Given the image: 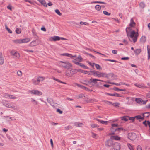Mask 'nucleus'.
I'll return each mask as SVG.
<instances>
[{
	"instance_id": "nucleus-1",
	"label": "nucleus",
	"mask_w": 150,
	"mask_h": 150,
	"mask_svg": "<svg viewBox=\"0 0 150 150\" xmlns=\"http://www.w3.org/2000/svg\"><path fill=\"white\" fill-rule=\"evenodd\" d=\"M126 30L127 36L130 41L132 42V40L134 43L136 42L139 35L138 32L132 30L130 27H127Z\"/></svg>"
},
{
	"instance_id": "nucleus-2",
	"label": "nucleus",
	"mask_w": 150,
	"mask_h": 150,
	"mask_svg": "<svg viewBox=\"0 0 150 150\" xmlns=\"http://www.w3.org/2000/svg\"><path fill=\"white\" fill-rule=\"evenodd\" d=\"M59 66L61 68L67 69L72 67V64L67 61H60L59 63Z\"/></svg>"
},
{
	"instance_id": "nucleus-3",
	"label": "nucleus",
	"mask_w": 150,
	"mask_h": 150,
	"mask_svg": "<svg viewBox=\"0 0 150 150\" xmlns=\"http://www.w3.org/2000/svg\"><path fill=\"white\" fill-rule=\"evenodd\" d=\"M77 73L76 69L69 68L65 72L66 75L68 76H71Z\"/></svg>"
},
{
	"instance_id": "nucleus-4",
	"label": "nucleus",
	"mask_w": 150,
	"mask_h": 150,
	"mask_svg": "<svg viewBox=\"0 0 150 150\" xmlns=\"http://www.w3.org/2000/svg\"><path fill=\"white\" fill-rule=\"evenodd\" d=\"M2 103L6 107L12 108L15 110H17L16 106L13 105V103H9L6 100H3Z\"/></svg>"
},
{
	"instance_id": "nucleus-5",
	"label": "nucleus",
	"mask_w": 150,
	"mask_h": 150,
	"mask_svg": "<svg viewBox=\"0 0 150 150\" xmlns=\"http://www.w3.org/2000/svg\"><path fill=\"white\" fill-rule=\"evenodd\" d=\"M127 137L130 140H134L136 139L137 135L134 133H130L128 134Z\"/></svg>"
},
{
	"instance_id": "nucleus-6",
	"label": "nucleus",
	"mask_w": 150,
	"mask_h": 150,
	"mask_svg": "<svg viewBox=\"0 0 150 150\" xmlns=\"http://www.w3.org/2000/svg\"><path fill=\"white\" fill-rule=\"evenodd\" d=\"M135 101L138 103L140 104H146L148 100H143L140 98H136L135 99Z\"/></svg>"
},
{
	"instance_id": "nucleus-7",
	"label": "nucleus",
	"mask_w": 150,
	"mask_h": 150,
	"mask_svg": "<svg viewBox=\"0 0 150 150\" xmlns=\"http://www.w3.org/2000/svg\"><path fill=\"white\" fill-rule=\"evenodd\" d=\"M11 54L14 57L17 59H19L20 57V54L18 52H15L14 50L11 51L10 52Z\"/></svg>"
},
{
	"instance_id": "nucleus-8",
	"label": "nucleus",
	"mask_w": 150,
	"mask_h": 150,
	"mask_svg": "<svg viewBox=\"0 0 150 150\" xmlns=\"http://www.w3.org/2000/svg\"><path fill=\"white\" fill-rule=\"evenodd\" d=\"M29 92L31 94L39 96L41 95L42 94V93L38 90H33Z\"/></svg>"
},
{
	"instance_id": "nucleus-9",
	"label": "nucleus",
	"mask_w": 150,
	"mask_h": 150,
	"mask_svg": "<svg viewBox=\"0 0 150 150\" xmlns=\"http://www.w3.org/2000/svg\"><path fill=\"white\" fill-rule=\"evenodd\" d=\"M60 37L58 36H54L53 37H50L49 38V40L50 41H56L59 40Z\"/></svg>"
},
{
	"instance_id": "nucleus-10",
	"label": "nucleus",
	"mask_w": 150,
	"mask_h": 150,
	"mask_svg": "<svg viewBox=\"0 0 150 150\" xmlns=\"http://www.w3.org/2000/svg\"><path fill=\"white\" fill-rule=\"evenodd\" d=\"M113 148L114 150H120V144L118 143H115Z\"/></svg>"
},
{
	"instance_id": "nucleus-11",
	"label": "nucleus",
	"mask_w": 150,
	"mask_h": 150,
	"mask_svg": "<svg viewBox=\"0 0 150 150\" xmlns=\"http://www.w3.org/2000/svg\"><path fill=\"white\" fill-rule=\"evenodd\" d=\"M112 131H115V132H120L121 131H123V130L125 131V130H124L123 128L122 127H119V128H112Z\"/></svg>"
},
{
	"instance_id": "nucleus-12",
	"label": "nucleus",
	"mask_w": 150,
	"mask_h": 150,
	"mask_svg": "<svg viewBox=\"0 0 150 150\" xmlns=\"http://www.w3.org/2000/svg\"><path fill=\"white\" fill-rule=\"evenodd\" d=\"M106 75V73L104 72H98L97 76L98 77H105V75Z\"/></svg>"
},
{
	"instance_id": "nucleus-13",
	"label": "nucleus",
	"mask_w": 150,
	"mask_h": 150,
	"mask_svg": "<svg viewBox=\"0 0 150 150\" xmlns=\"http://www.w3.org/2000/svg\"><path fill=\"white\" fill-rule=\"evenodd\" d=\"M61 55L63 56H66L67 57H68L71 58H73L74 57H76V55L73 56L71 54H69L67 53H63L61 54Z\"/></svg>"
},
{
	"instance_id": "nucleus-14",
	"label": "nucleus",
	"mask_w": 150,
	"mask_h": 150,
	"mask_svg": "<svg viewBox=\"0 0 150 150\" xmlns=\"http://www.w3.org/2000/svg\"><path fill=\"white\" fill-rule=\"evenodd\" d=\"M110 139L111 140L115 139V140H119L120 139V138L118 136H112L110 137Z\"/></svg>"
},
{
	"instance_id": "nucleus-15",
	"label": "nucleus",
	"mask_w": 150,
	"mask_h": 150,
	"mask_svg": "<svg viewBox=\"0 0 150 150\" xmlns=\"http://www.w3.org/2000/svg\"><path fill=\"white\" fill-rule=\"evenodd\" d=\"M114 75V74L112 73H109L108 74H106V75H105V77L108 79H110V78H111L113 77Z\"/></svg>"
},
{
	"instance_id": "nucleus-16",
	"label": "nucleus",
	"mask_w": 150,
	"mask_h": 150,
	"mask_svg": "<svg viewBox=\"0 0 150 150\" xmlns=\"http://www.w3.org/2000/svg\"><path fill=\"white\" fill-rule=\"evenodd\" d=\"M4 62V59L2 57V53L0 52V65L3 64Z\"/></svg>"
},
{
	"instance_id": "nucleus-17",
	"label": "nucleus",
	"mask_w": 150,
	"mask_h": 150,
	"mask_svg": "<svg viewBox=\"0 0 150 150\" xmlns=\"http://www.w3.org/2000/svg\"><path fill=\"white\" fill-rule=\"evenodd\" d=\"M96 120L98 121L101 124H105V125H106L107 124V123L108 122V121H103L100 119H96Z\"/></svg>"
},
{
	"instance_id": "nucleus-18",
	"label": "nucleus",
	"mask_w": 150,
	"mask_h": 150,
	"mask_svg": "<svg viewBox=\"0 0 150 150\" xmlns=\"http://www.w3.org/2000/svg\"><path fill=\"white\" fill-rule=\"evenodd\" d=\"M90 83H93L94 84L97 83V79L91 78L90 79Z\"/></svg>"
},
{
	"instance_id": "nucleus-19",
	"label": "nucleus",
	"mask_w": 150,
	"mask_h": 150,
	"mask_svg": "<svg viewBox=\"0 0 150 150\" xmlns=\"http://www.w3.org/2000/svg\"><path fill=\"white\" fill-rule=\"evenodd\" d=\"M139 6L140 8L143 9L146 7V5L144 2H142L139 3Z\"/></svg>"
},
{
	"instance_id": "nucleus-20",
	"label": "nucleus",
	"mask_w": 150,
	"mask_h": 150,
	"mask_svg": "<svg viewBox=\"0 0 150 150\" xmlns=\"http://www.w3.org/2000/svg\"><path fill=\"white\" fill-rule=\"evenodd\" d=\"M37 43L36 42V40L32 41L30 44V46L31 47L36 46Z\"/></svg>"
},
{
	"instance_id": "nucleus-21",
	"label": "nucleus",
	"mask_w": 150,
	"mask_h": 150,
	"mask_svg": "<svg viewBox=\"0 0 150 150\" xmlns=\"http://www.w3.org/2000/svg\"><path fill=\"white\" fill-rule=\"evenodd\" d=\"M21 40L22 43H27L30 41V39L28 38Z\"/></svg>"
},
{
	"instance_id": "nucleus-22",
	"label": "nucleus",
	"mask_w": 150,
	"mask_h": 150,
	"mask_svg": "<svg viewBox=\"0 0 150 150\" xmlns=\"http://www.w3.org/2000/svg\"><path fill=\"white\" fill-rule=\"evenodd\" d=\"M114 107L118 108L119 107L120 105V103L118 102L112 103V104H111Z\"/></svg>"
},
{
	"instance_id": "nucleus-23",
	"label": "nucleus",
	"mask_w": 150,
	"mask_h": 150,
	"mask_svg": "<svg viewBox=\"0 0 150 150\" xmlns=\"http://www.w3.org/2000/svg\"><path fill=\"white\" fill-rule=\"evenodd\" d=\"M141 52V49H137L134 50V53L136 55L139 54Z\"/></svg>"
},
{
	"instance_id": "nucleus-24",
	"label": "nucleus",
	"mask_w": 150,
	"mask_h": 150,
	"mask_svg": "<svg viewBox=\"0 0 150 150\" xmlns=\"http://www.w3.org/2000/svg\"><path fill=\"white\" fill-rule=\"evenodd\" d=\"M146 41V37L144 36H142L140 39V41L141 42L144 43Z\"/></svg>"
},
{
	"instance_id": "nucleus-25",
	"label": "nucleus",
	"mask_w": 150,
	"mask_h": 150,
	"mask_svg": "<svg viewBox=\"0 0 150 150\" xmlns=\"http://www.w3.org/2000/svg\"><path fill=\"white\" fill-rule=\"evenodd\" d=\"M135 25V23L133 19L132 18L130 20V23L129 26L131 27H134Z\"/></svg>"
},
{
	"instance_id": "nucleus-26",
	"label": "nucleus",
	"mask_w": 150,
	"mask_h": 150,
	"mask_svg": "<svg viewBox=\"0 0 150 150\" xmlns=\"http://www.w3.org/2000/svg\"><path fill=\"white\" fill-rule=\"evenodd\" d=\"M128 116H124L121 117V120L123 121H127L128 120Z\"/></svg>"
},
{
	"instance_id": "nucleus-27",
	"label": "nucleus",
	"mask_w": 150,
	"mask_h": 150,
	"mask_svg": "<svg viewBox=\"0 0 150 150\" xmlns=\"http://www.w3.org/2000/svg\"><path fill=\"white\" fill-rule=\"evenodd\" d=\"M6 96L7 97L11 99H15L16 98V97L12 95L7 94L6 95Z\"/></svg>"
},
{
	"instance_id": "nucleus-28",
	"label": "nucleus",
	"mask_w": 150,
	"mask_h": 150,
	"mask_svg": "<svg viewBox=\"0 0 150 150\" xmlns=\"http://www.w3.org/2000/svg\"><path fill=\"white\" fill-rule=\"evenodd\" d=\"M32 32L33 34V36L35 38H38V36L37 35V34L35 30L34 29H33L32 30Z\"/></svg>"
},
{
	"instance_id": "nucleus-29",
	"label": "nucleus",
	"mask_w": 150,
	"mask_h": 150,
	"mask_svg": "<svg viewBox=\"0 0 150 150\" xmlns=\"http://www.w3.org/2000/svg\"><path fill=\"white\" fill-rule=\"evenodd\" d=\"M52 79L54 80H55L56 81H58V82H60L62 84H66V83L65 82H62V81H61V80H59L58 79H57V78H56L55 77H52Z\"/></svg>"
},
{
	"instance_id": "nucleus-30",
	"label": "nucleus",
	"mask_w": 150,
	"mask_h": 150,
	"mask_svg": "<svg viewBox=\"0 0 150 150\" xmlns=\"http://www.w3.org/2000/svg\"><path fill=\"white\" fill-rule=\"evenodd\" d=\"M40 3L44 7H47V5L45 1L42 0L41 1Z\"/></svg>"
},
{
	"instance_id": "nucleus-31",
	"label": "nucleus",
	"mask_w": 150,
	"mask_h": 150,
	"mask_svg": "<svg viewBox=\"0 0 150 150\" xmlns=\"http://www.w3.org/2000/svg\"><path fill=\"white\" fill-rule=\"evenodd\" d=\"M111 96L117 97H122V95L117 93H111Z\"/></svg>"
},
{
	"instance_id": "nucleus-32",
	"label": "nucleus",
	"mask_w": 150,
	"mask_h": 150,
	"mask_svg": "<svg viewBox=\"0 0 150 150\" xmlns=\"http://www.w3.org/2000/svg\"><path fill=\"white\" fill-rule=\"evenodd\" d=\"M77 72H81V73H84L85 74H87L88 72L85 70H81V69H76Z\"/></svg>"
},
{
	"instance_id": "nucleus-33",
	"label": "nucleus",
	"mask_w": 150,
	"mask_h": 150,
	"mask_svg": "<svg viewBox=\"0 0 150 150\" xmlns=\"http://www.w3.org/2000/svg\"><path fill=\"white\" fill-rule=\"evenodd\" d=\"M13 42L15 43H22L21 39H17L13 40Z\"/></svg>"
},
{
	"instance_id": "nucleus-34",
	"label": "nucleus",
	"mask_w": 150,
	"mask_h": 150,
	"mask_svg": "<svg viewBox=\"0 0 150 150\" xmlns=\"http://www.w3.org/2000/svg\"><path fill=\"white\" fill-rule=\"evenodd\" d=\"M47 102L49 103L50 104V105H51V106H52V107H54V105H52V104L51 102L53 101V100H52V99H51L50 98H48L47 99Z\"/></svg>"
},
{
	"instance_id": "nucleus-35",
	"label": "nucleus",
	"mask_w": 150,
	"mask_h": 150,
	"mask_svg": "<svg viewBox=\"0 0 150 150\" xmlns=\"http://www.w3.org/2000/svg\"><path fill=\"white\" fill-rule=\"evenodd\" d=\"M38 79L36 80H34V79H33L32 80V81L33 83V84L35 85H38L39 83V81H38Z\"/></svg>"
},
{
	"instance_id": "nucleus-36",
	"label": "nucleus",
	"mask_w": 150,
	"mask_h": 150,
	"mask_svg": "<svg viewBox=\"0 0 150 150\" xmlns=\"http://www.w3.org/2000/svg\"><path fill=\"white\" fill-rule=\"evenodd\" d=\"M45 79V78L43 77H39L37 78L38 81H39L40 83V81H43Z\"/></svg>"
},
{
	"instance_id": "nucleus-37",
	"label": "nucleus",
	"mask_w": 150,
	"mask_h": 150,
	"mask_svg": "<svg viewBox=\"0 0 150 150\" xmlns=\"http://www.w3.org/2000/svg\"><path fill=\"white\" fill-rule=\"evenodd\" d=\"M110 141L109 140H107L105 142V145L106 146H110L112 145V144L111 143H110Z\"/></svg>"
},
{
	"instance_id": "nucleus-38",
	"label": "nucleus",
	"mask_w": 150,
	"mask_h": 150,
	"mask_svg": "<svg viewBox=\"0 0 150 150\" xmlns=\"http://www.w3.org/2000/svg\"><path fill=\"white\" fill-rule=\"evenodd\" d=\"M21 29L20 28H17L16 29V33L17 34H20L21 33Z\"/></svg>"
},
{
	"instance_id": "nucleus-39",
	"label": "nucleus",
	"mask_w": 150,
	"mask_h": 150,
	"mask_svg": "<svg viewBox=\"0 0 150 150\" xmlns=\"http://www.w3.org/2000/svg\"><path fill=\"white\" fill-rule=\"evenodd\" d=\"M102 102H104L106 104H107L108 105H111L112 104V102L110 101H108L105 100H103L102 101Z\"/></svg>"
},
{
	"instance_id": "nucleus-40",
	"label": "nucleus",
	"mask_w": 150,
	"mask_h": 150,
	"mask_svg": "<svg viewBox=\"0 0 150 150\" xmlns=\"http://www.w3.org/2000/svg\"><path fill=\"white\" fill-rule=\"evenodd\" d=\"M72 128V127L70 125L65 127L64 128V129L65 130H68L71 129Z\"/></svg>"
},
{
	"instance_id": "nucleus-41",
	"label": "nucleus",
	"mask_w": 150,
	"mask_h": 150,
	"mask_svg": "<svg viewBox=\"0 0 150 150\" xmlns=\"http://www.w3.org/2000/svg\"><path fill=\"white\" fill-rule=\"evenodd\" d=\"M95 8L96 10L99 11L100 9L101 6L99 5H97L95 6Z\"/></svg>"
},
{
	"instance_id": "nucleus-42",
	"label": "nucleus",
	"mask_w": 150,
	"mask_h": 150,
	"mask_svg": "<svg viewBox=\"0 0 150 150\" xmlns=\"http://www.w3.org/2000/svg\"><path fill=\"white\" fill-rule=\"evenodd\" d=\"M5 28L7 30V31L8 33H12V31L9 28H8L6 25H5Z\"/></svg>"
},
{
	"instance_id": "nucleus-43",
	"label": "nucleus",
	"mask_w": 150,
	"mask_h": 150,
	"mask_svg": "<svg viewBox=\"0 0 150 150\" xmlns=\"http://www.w3.org/2000/svg\"><path fill=\"white\" fill-rule=\"evenodd\" d=\"M80 24L81 25H89L88 23L87 22L81 21L80 23Z\"/></svg>"
},
{
	"instance_id": "nucleus-44",
	"label": "nucleus",
	"mask_w": 150,
	"mask_h": 150,
	"mask_svg": "<svg viewBox=\"0 0 150 150\" xmlns=\"http://www.w3.org/2000/svg\"><path fill=\"white\" fill-rule=\"evenodd\" d=\"M91 127L93 128H94L95 127H99L98 125L97 124H91Z\"/></svg>"
},
{
	"instance_id": "nucleus-45",
	"label": "nucleus",
	"mask_w": 150,
	"mask_h": 150,
	"mask_svg": "<svg viewBox=\"0 0 150 150\" xmlns=\"http://www.w3.org/2000/svg\"><path fill=\"white\" fill-rule=\"evenodd\" d=\"M112 84L115 85L116 86H120V85L124 84L123 83L120 82L119 83H112Z\"/></svg>"
},
{
	"instance_id": "nucleus-46",
	"label": "nucleus",
	"mask_w": 150,
	"mask_h": 150,
	"mask_svg": "<svg viewBox=\"0 0 150 150\" xmlns=\"http://www.w3.org/2000/svg\"><path fill=\"white\" fill-rule=\"evenodd\" d=\"M77 85L78 87H80L82 89H87V88L86 87H85L84 86H83V85H79L78 84H77Z\"/></svg>"
},
{
	"instance_id": "nucleus-47",
	"label": "nucleus",
	"mask_w": 150,
	"mask_h": 150,
	"mask_svg": "<svg viewBox=\"0 0 150 150\" xmlns=\"http://www.w3.org/2000/svg\"><path fill=\"white\" fill-rule=\"evenodd\" d=\"M78 97L79 98H83L85 97V96L84 94H80L78 95Z\"/></svg>"
},
{
	"instance_id": "nucleus-48",
	"label": "nucleus",
	"mask_w": 150,
	"mask_h": 150,
	"mask_svg": "<svg viewBox=\"0 0 150 150\" xmlns=\"http://www.w3.org/2000/svg\"><path fill=\"white\" fill-rule=\"evenodd\" d=\"M91 4L93 3H100V4H105V3L104 2H102V1H93L92 2H91Z\"/></svg>"
},
{
	"instance_id": "nucleus-49",
	"label": "nucleus",
	"mask_w": 150,
	"mask_h": 150,
	"mask_svg": "<svg viewBox=\"0 0 150 150\" xmlns=\"http://www.w3.org/2000/svg\"><path fill=\"white\" fill-rule=\"evenodd\" d=\"M98 72V71H91V72L92 73V74L94 75H96L97 76Z\"/></svg>"
},
{
	"instance_id": "nucleus-50",
	"label": "nucleus",
	"mask_w": 150,
	"mask_h": 150,
	"mask_svg": "<svg viewBox=\"0 0 150 150\" xmlns=\"http://www.w3.org/2000/svg\"><path fill=\"white\" fill-rule=\"evenodd\" d=\"M55 12L56 13H57V14L59 16H61L62 15V13L60 12L57 9L55 10Z\"/></svg>"
},
{
	"instance_id": "nucleus-51",
	"label": "nucleus",
	"mask_w": 150,
	"mask_h": 150,
	"mask_svg": "<svg viewBox=\"0 0 150 150\" xmlns=\"http://www.w3.org/2000/svg\"><path fill=\"white\" fill-rule=\"evenodd\" d=\"M94 101H96V100L95 99H89L88 101V102L92 103Z\"/></svg>"
},
{
	"instance_id": "nucleus-52",
	"label": "nucleus",
	"mask_w": 150,
	"mask_h": 150,
	"mask_svg": "<svg viewBox=\"0 0 150 150\" xmlns=\"http://www.w3.org/2000/svg\"><path fill=\"white\" fill-rule=\"evenodd\" d=\"M95 67H96V68L97 69L99 70V69H100L101 67L99 65L97 64H95Z\"/></svg>"
},
{
	"instance_id": "nucleus-53",
	"label": "nucleus",
	"mask_w": 150,
	"mask_h": 150,
	"mask_svg": "<svg viewBox=\"0 0 150 150\" xmlns=\"http://www.w3.org/2000/svg\"><path fill=\"white\" fill-rule=\"evenodd\" d=\"M103 13L104 14L108 16H109L111 14L110 13H108L105 11H103Z\"/></svg>"
},
{
	"instance_id": "nucleus-54",
	"label": "nucleus",
	"mask_w": 150,
	"mask_h": 150,
	"mask_svg": "<svg viewBox=\"0 0 150 150\" xmlns=\"http://www.w3.org/2000/svg\"><path fill=\"white\" fill-rule=\"evenodd\" d=\"M135 118L137 119H142L143 117H141L140 115H137L135 117Z\"/></svg>"
},
{
	"instance_id": "nucleus-55",
	"label": "nucleus",
	"mask_w": 150,
	"mask_h": 150,
	"mask_svg": "<svg viewBox=\"0 0 150 150\" xmlns=\"http://www.w3.org/2000/svg\"><path fill=\"white\" fill-rule=\"evenodd\" d=\"M17 74L18 76H21L22 75V72L20 71H18L17 72Z\"/></svg>"
},
{
	"instance_id": "nucleus-56",
	"label": "nucleus",
	"mask_w": 150,
	"mask_h": 150,
	"mask_svg": "<svg viewBox=\"0 0 150 150\" xmlns=\"http://www.w3.org/2000/svg\"><path fill=\"white\" fill-rule=\"evenodd\" d=\"M73 62H74L75 64L77 65H79V62H78L76 60L74 59L73 61Z\"/></svg>"
},
{
	"instance_id": "nucleus-57",
	"label": "nucleus",
	"mask_w": 150,
	"mask_h": 150,
	"mask_svg": "<svg viewBox=\"0 0 150 150\" xmlns=\"http://www.w3.org/2000/svg\"><path fill=\"white\" fill-rule=\"evenodd\" d=\"M105 60L109 61H110V62H117V61L115 60H111L110 59H105Z\"/></svg>"
},
{
	"instance_id": "nucleus-58",
	"label": "nucleus",
	"mask_w": 150,
	"mask_h": 150,
	"mask_svg": "<svg viewBox=\"0 0 150 150\" xmlns=\"http://www.w3.org/2000/svg\"><path fill=\"white\" fill-rule=\"evenodd\" d=\"M135 85L136 86L139 87V88H142L143 87L141 85L139 84H135Z\"/></svg>"
},
{
	"instance_id": "nucleus-59",
	"label": "nucleus",
	"mask_w": 150,
	"mask_h": 150,
	"mask_svg": "<svg viewBox=\"0 0 150 150\" xmlns=\"http://www.w3.org/2000/svg\"><path fill=\"white\" fill-rule=\"evenodd\" d=\"M76 59L78 60H79V61L81 62L82 60V58L80 55H79L78 56V57L76 58Z\"/></svg>"
},
{
	"instance_id": "nucleus-60",
	"label": "nucleus",
	"mask_w": 150,
	"mask_h": 150,
	"mask_svg": "<svg viewBox=\"0 0 150 150\" xmlns=\"http://www.w3.org/2000/svg\"><path fill=\"white\" fill-rule=\"evenodd\" d=\"M57 112L60 114H62L63 113V112L62 111H61L60 109H57Z\"/></svg>"
},
{
	"instance_id": "nucleus-61",
	"label": "nucleus",
	"mask_w": 150,
	"mask_h": 150,
	"mask_svg": "<svg viewBox=\"0 0 150 150\" xmlns=\"http://www.w3.org/2000/svg\"><path fill=\"white\" fill-rule=\"evenodd\" d=\"M119 126V125L117 124H112V126L113 127H117Z\"/></svg>"
},
{
	"instance_id": "nucleus-62",
	"label": "nucleus",
	"mask_w": 150,
	"mask_h": 150,
	"mask_svg": "<svg viewBox=\"0 0 150 150\" xmlns=\"http://www.w3.org/2000/svg\"><path fill=\"white\" fill-rule=\"evenodd\" d=\"M127 145L130 150H132L133 149L132 146L130 144L128 143Z\"/></svg>"
},
{
	"instance_id": "nucleus-63",
	"label": "nucleus",
	"mask_w": 150,
	"mask_h": 150,
	"mask_svg": "<svg viewBox=\"0 0 150 150\" xmlns=\"http://www.w3.org/2000/svg\"><path fill=\"white\" fill-rule=\"evenodd\" d=\"M129 59L128 57H123L121 58V59L122 60H128Z\"/></svg>"
},
{
	"instance_id": "nucleus-64",
	"label": "nucleus",
	"mask_w": 150,
	"mask_h": 150,
	"mask_svg": "<svg viewBox=\"0 0 150 150\" xmlns=\"http://www.w3.org/2000/svg\"><path fill=\"white\" fill-rule=\"evenodd\" d=\"M137 150H142V147L140 146H138L137 147Z\"/></svg>"
}]
</instances>
